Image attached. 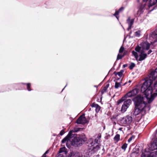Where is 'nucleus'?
Here are the masks:
<instances>
[{
  "mask_svg": "<svg viewBox=\"0 0 157 157\" xmlns=\"http://www.w3.org/2000/svg\"><path fill=\"white\" fill-rule=\"evenodd\" d=\"M149 78L145 79L141 86V90L144 93L147 98L151 101L153 100L157 95V94L153 92L154 90L152 88L151 85L153 81L157 78V68L155 71H152L148 75Z\"/></svg>",
  "mask_w": 157,
  "mask_h": 157,
  "instance_id": "f257e3e1",
  "label": "nucleus"
},
{
  "mask_svg": "<svg viewBox=\"0 0 157 157\" xmlns=\"http://www.w3.org/2000/svg\"><path fill=\"white\" fill-rule=\"evenodd\" d=\"M145 97H143L141 95H138L133 99L135 105L133 113V114L135 116L140 114L142 115V113L143 112H145V109L147 104L146 101L147 99L149 103L153 101L150 100V99L147 98L145 95Z\"/></svg>",
  "mask_w": 157,
  "mask_h": 157,
  "instance_id": "f03ea898",
  "label": "nucleus"
},
{
  "mask_svg": "<svg viewBox=\"0 0 157 157\" xmlns=\"http://www.w3.org/2000/svg\"><path fill=\"white\" fill-rule=\"evenodd\" d=\"M101 136L100 134H98L96 138L93 141L92 139L89 140L88 142L89 146L92 147V149H93L94 151L98 150L99 149L100 147L98 144L100 142V140L101 138Z\"/></svg>",
  "mask_w": 157,
  "mask_h": 157,
  "instance_id": "7ed1b4c3",
  "label": "nucleus"
},
{
  "mask_svg": "<svg viewBox=\"0 0 157 157\" xmlns=\"http://www.w3.org/2000/svg\"><path fill=\"white\" fill-rule=\"evenodd\" d=\"M132 53L137 61H142L144 60L146 58L147 55L146 52L142 50L136 52L133 51Z\"/></svg>",
  "mask_w": 157,
  "mask_h": 157,
  "instance_id": "20e7f679",
  "label": "nucleus"
},
{
  "mask_svg": "<svg viewBox=\"0 0 157 157\" xmlns=\"http://www.w3.org/2000/svg\"><path fill=\"white\" fill-rule=\"evenodd\" d=\"M150 46V44L148 42H144L140 44V45L136 46L135 50L136 52H139L140 50L145 51L149 49Z\"/></svg>",
  "mask_w": 157,
  "mask_h": 157,
  "instance_id": "39448f33",
  "label": "nucleus"
},
{
  "mask_svg": "<svg viewBox=\"0 0 157 157\" xmlns=\"http://www.w3.org/2000/svg\"><path fill=\"white\" fill-rule=\"evenodd\" d=\"M132 121V117L128 116L121 118L120 119V122L122 126H125L131 123Z\"/></svg>",
  "mask_w": 157,
  "mask_h": 157,
  "instance_id": "423d86ee",
  "label": "nucleus"
},
{
  "mask_svg": "<svg viewBox=\"0 0 157 157\" xmlns=\"http://www.w3.org/2000/svg\"><path fill=\"white\" fill-rule=\"evenodd\" d=\"M131 103L132 101L129 99H128L124 101V103L122 106L121 110L122 113H124L126 111L127 109L131 104Z\"/></svg>",
  "mask_w": 157,
  "mask_h": 157,
  "instance_id": "0eeeda50",
  "label": "nucleus"
},
{
  "mask_svg": "<svg viewBox=\"0 0 157 157\" xmlns=\"http://www.w3.org/2000/svg\"><path fill=\"white\" fill-rule=\"evenodd\" d=\"M139 92V90L137 88H135L134 89L131 91L129 92L126 94L125 96L127 98H130L136 95Z\"/></svg>",
  "mask_w": 157,
  "mask_h": 157,
  "instance_id": "6e6552de",
  "label": "nucleus"
},
{
  "mask_svg": "<svg viewBox=\"0 0 157 157\" xmlns=\"http://www.w3.org/2000/svg\"><path fill=\"white\" fill-rule=\"evenodd\" d=\"M87 121L85 116L83 115L79 117L76 121V123L78 124H85Z\"/></svg>",
  "mask_w": 157,
  "mask_h": 157,
  "instance_id": "1a4fd4ad",
  "label": "nucleus"
},
{
  "mask_svg": "<svg viewBox=\"0 0 157 157\" xmlns=\"http://www.w3.org/2000/svg\"><path fill=\"white\" fill-rule=\"evenodd\" d=\"M75 135L71 134V138H70V141H71V144L73 146H75L79 142V140L78 137L74 136Z\"/></svg>",
  "mask_w": 157,
  "mask_h": 157,
  "instance_id": "9d476101",
  "label": "nucleus"
},
{
  "mask_svg": "<svg viewBox=\"0 0 157 157\" xmlns=\"http://www.w3.org/2000/svg\"><path fill=\"white\" fill-rule=\"evenodd\" d=\"M72 131H70L67 136L64 138L62 141V143H64L67 141L68 142L70 140V138H71V133Z\"/></svg>",
  "mask_w": 157,
  "mask_h": 157,
  "instance_id": "9b49d317",
  "label": "nucleus"
},
{
  "mask_svg": "<svg viewBox=\"0 0 157 157\" xmlns=\"http://www.w3.org/2000/svg\"><path fill=\"white\" fill-rule=\"evenodd\" d=\"M134 22L133 19H131L130 17H128L127 20V22L128 25V30L131 29L132 26Z\"/></svg>",
  "mask_w": 157,
  "mask_h": 157,
  "instance_id": "f8f14e48",
  "label": "nucleus"
},
{
  "mask_svg": "<svg viewBox=\"0 0 157 157\" xmlns=\"http://www.w3.org/2000/svg\"><path fill=\"white\" fill-rule=\"evenodd\" d=\"M148 1L149 6H151L156 3L157 0H143L144 2Z\"/></svg>",
  "mask_w": 157,
  "mask_h": 157,
  "instance_id": "ddd939ff",
  "label": "nucleus"
},
{
  "mask_svg": "<svg viewBox=\"0 0 157 157\" xmlns=\"http://www.w3.org/2000/svg\"><path fill=\"white\" fill-rule=\"evenodd\" d=\"M91 106L95 108V111L96 112H98L100 109V106L94 103H93L92 104Z\"/></svg>",
  "mask_w": 157,
  "mask_h": 157,
  "instance_id": "4468645a",
  "label": "nucleus"
},
{
  "mask_svg": "<svg viewBox=\"0 0 157 157\" xmlns=\"http://www.w3.org/2000/svg\"><path fill=\"white\" fill-rule=\"evenodd\" d=\"M151 36L153 38H156L157 39V30H155L151 34Z\"/></svg>",
  "mask_w": 157,
  "mask_h": 157,
  "instance_id": "2eb2a0df",
  "label": "nucleus"
},
{
  "mask_svg": "<svg viewBox=\"0 0 157 157\" xmlns=\"http://www.w3.org/2000/svg\"><path fill=\"white\" fill-rule=\"evenodd\" d=\"M127 98L126 96H125V95L124 97H123L120 100H119L117 101V104L119 105L121 103H122Z\"/></svg>",
  "mask_w": 157,
  "mask_h": 157,
  "instance_id": "dca6fc26",
  "label": "nucleus"
},
{
  "mask_svg": "<svg viewBox=\"0 0 157 157\" xmlns=\"http://www.w3.org/2000/svg\"><path fill=\"white\" fill-rule=\"evenodd\" d=\"M78 139H79V141H81L82 142L83 141L85 142L86 140V139L85 137L84 136H78Z\"/></svg>",
  "mask_w": 157,
  "mask_h": 157,
  "instance_id": "f3484780",
  "label": "nucleus"
},
{
  "mask_svg": "<svg viewBox=\"0 0 157 157\" xmlns=\"http://www.w3.org/2000/svg\"><path fill=\"white\" fill-rule=\"evenodd\" d=\"M124 8L123 7H121V8L118 11H116L115 12V13L114 14V15L116 17V18H117V19L118 20V17L117 16V15H118L119 13V12L121 11V10H123V9H124Z\"/></svg>",
  "mask_w": 157,
  "mask_h": 157,
  "instance_id": "a211bd4d",
  "label": "nucleus"
},
{
  "mask_svg": "<svg viewBox=\"0 0 157 157\" xmlns=\"http://www.w3.org/2000/svg\"><path fill=\"white\" fill-rule=\"evenodd\" d=\"M150 157H157V151H155L151 153L150 155Z\"/></svg>",
  "mask_w": 157,
  "mask_h": 157,
  "instance_id": "6ab92c4d",
  "label": "nucleus"
},
{
  "mask_svg": "<svg viewBox=\"0 0 157 157\" xmlns=\"http://www.w3.org/2000/svg\"><path fill=\"white\" fill-rule=\"evenodd\" d=\"M71 157H82V156L80 155L78 153H73L72 154Z\"/></svg>",
  "mask_w": 157,
  "mask_h": 157,
  "instance_id": "aec40b11",
  "label": "nucleus"
},
{
  "mask_svg": "<svg viewBox=\"0 0 157 157\" xmlns=\"http://www.w3.org/2000/svg\"><path fill=\"white\" fill-rule=\"evenodd\" d=\"M120 136L119 134H117L114 138V140L116 142H117L120 140Z\"/></svg>",
  "mask_w": 157,
  "mask_h": 157,
  "instance_id": "412c9836",
  "label": "nucleus"
},
{
  "mask_svg": "<svg viewBox=\"0 0 157 157\" xmlns=\"http://www.w3.org/2000/svg\"><path fill=\"white\" fill-rule=\"evenodd\" d=\"M81 129V128H79L77 127L75 128L74 130H71V131H72V132H77L80 130Z\"/></svg>",
  "mask_w": 157,
  "mask_h": 157,
  "instance_id": "4be33fe9",
  "label": "nucleus"
},
{
  "mask_svg": "<svg viewBox=\"0 0 157 157\" xmlns=\"http://www.w3.org/2000/svg\"><path fill=\"white\" fill-rule=\"evenodd\" d=\"M121 84L119 83H118L117 82H116L115 83V87L116 89L118 88L119 87H121Z\"/></svg>",
  "mask_w": 157,
  "mask_h": 157,
  "instance_id": "5701e85b",
  "label": "nucleus"
},
{
  "mask_svg": "<svg viewBox=\"0 0 157 157\" xmlns=\"http://www.w3.org/2000/svg\"><path fill=\"white\" fill-rule=\"evenodd\" d=\"M124 71L123 70L117 73V75L120 77H121Z\"/></svg>",
  "mask_w": 157,
  "mask_h": 157,
  "instance_id": "b1692460",
  "label": "nucleus"
},
{
  "mask_svg": "<svg viewBox=\"0 0 157 157\" xmlns=\"http://www.w3.org/2000/svg\"><path fill=\"white\" fill-rule=\"evenodd\" d=\"M127 144L126 143L124 144L121 147V148L122 149L125 150L126 147H127Z\"/></svg>",
  "mask_w": 157,
  "mask_h": 157,
  "instance_id": "393cba45",
  "label": "nucleus"
},
{
  "mask_svg": "<svg viewBox=\"0 0 157 157\" xmlns=\"http://www.w3.org/2000/svg\"><path fill=\"white\" fill-rule=\"evenodd\" d=\"M109 86V84H107L106 85V86L105 87H104V88L103 89V90L101 91L102 93H104L106 91V90L107 89V88Z\"/></svg>",
  "mask_w": 157,
  "mask_h": 157,
  "instance_id": "a878e982",
  "label": "nucleus"
},
{
  "mask_svg": "<svg viewBox=\"0 0 157 157\" xmlns=\"http://www.w3.org/2000/svg\"><path fill=\"white\" fill-rule=\"evenodd\" d=\"M135 35L137 37H139L140 35V31H138L136 32L135 33Z\"/></svg>",
  "mask_w": 157,
  "mask_h": 157,
  "instance_id": "bb28decb",
  "label": "nucleus"
},
{
  "mask_svg": "<svg viewBox=\"0 0 157 157\" xmlns=\"http://www.w3.org/2000/svg\"><path fill=\"white\" fill-rule=\"evenodd\" d=\"M135 66V64L134 63H131L130 64L129 67L130 69H132Z\"/></svg>",
  "mask_w": 157,
  "mask_h": 157,
  "instance_id": "cd10ccee",
  "label": "nucleus"
},
{
  "mask_svg": "<svg viewBox=\"0 0 157 157\" xmlns=\"http://www.w3.org/2000/svg\"><path fill=\"white\" fill-rule=\"evenodd\" d=\"M65 149L66 148L65 147L61 148L59 150V152L62 153V152H64L65 151Z\"/></svg>",
  "mask_w": 157,
  "mask_h": 157,
  "instance_id": "c85d7f7f",
  "label": "nucleus"
},
{
  "mask_svg": "<svg viewBox=\"0 0 157 157\" xmlns=\"http://www.w3.org/2000/svg\"><path fill=\"white\" fill-rule=\"evenodd\" d=\"M124 49V48L123 46H121L119 50V53H122L123 52Z\"/></svg>",
  "mask_w": 157,
  "mask_h": 157,
  "instance_id": "c756f323",
  "label": "nucleus"
},
{
  "mask_svg": "<svg viewBox=\"0 0 157 157\" xmlns=\"http://www.w3.org/2000/svg\"><path fill=\"white\" fill-rule=\"evenodd\" d=\"M27 88L28 90L29 91H30L31 90L29 89V88L30 86V84L29 83H28L27 84Z\"/></svg>",
  "mask_w": 157,
  "mask_h": 157,
  "instance_id": "7c9ffc66",
  "label": "nucleus"
},
{
  "mask_svg": "<svg viewBox=\"0 0 157 157\" xmlns=\"http://www.w3.org/2000/svg\"><path fill=\"white\" fill-rule=\"evenodd\" d=\"M141 157H150V155L149 156H148L147 155H146L145 154V153H142L141 155Z\"/></svg>",
  "mask_w": 157,
  "mask_h": 157,
  "instance_id": "2f4dec72",
  "label": "nucleus"
},
{
  "mask_svg": "<svg viewBox=\"0 0 157 157\" xmlns=\"http://www.w3.org/2000/svg\"><path fill=\"white\" fill-rule=\"evenodd\" d=\"M154 86L155 89H156V91H157V81L155 83Z\"/></svg>",
  "mask_w": 157,
  "mask_h": 157,
  "instance_id": "473e14b6",
  "label": "nucleus"
},
{
  "mask_svg": "<svg viewBox=\"0 0 157 157\" xmlns=\"http://www.w3.org/2000/svg\"><path fill=\"white\" fill-rule=\"evenodd\" d=\"M122 57V56L121 55L118 54L117 56V59H121Z\"/></svg>",
  "mask_w": 157,
  "mask_h": 157,
  "instance_id": "72a5a7b5",
  "label": "nucleus"
},
{
  "mask_svg": "<svg viewBox=\"0 0 157 157\" xmlns=\"http://www.w3.org/2000/svg\"><path fill=\"white\" fill-rule=\"evenodd\" d=\"M64 131L63 130L60 131L59 134L60 135L62 136L64 134Z\"/></svg>",
  "mask_w": 157,
  "mask_h": 157,
  "instance_id": "f704fd0d",
  "label": "nucleus"
},
{
  "mask_svg": "<svg viewBox=\"0 0 157 157\" xmlns=\"http://www.w3.org/2000/svg\"><path fill=\"white\" fill-rule=\"evenodd\" d=\"M48 153V151H47L45 152L44 154L42 157H46V154H47Z\"/></svg>",
  "mask_w": 157,
  "mask_h": 157,
  "instance_id": "c9c22d12",
  "label": "nucleus"
},
{
  "mask_svg": "<svg viewBox=\"0 0 157 157\" xmlns=\"http://www.w3.org/2000/svg\"><path fill=\"white\" fill-rule=\"evenodd\" d=\"M132 137L130 138L128 140V142H130L132 140Z\"/></svg>",
  "mask_w": 157,
  "mask_h": 157,
  "instance_id": "e433bc0d",
  "label": "nucleus"
},
{
  "mask_svg": "<svg viewBox=\"0 0 157 157\" xmlns=\"http://www.w3.org/2000/svg\"><path fill=\"white\" fill-rule=\"evenodd\" d=\"M151 52H152V51L151 50H149L148 51L147 54L148 55L150 53H151Z\"/></svg>",
  "mask_w": 157,
  "mask_h": 157,
  "instance_id": "4c0bfd02",
  "label": "nucleus"
},
{
  "mask_svg": "<svg viewBox=\"0 0 157 157\" xmlns=\"http://www.w3.org/2000/svg\"><path fill=\"white\" fill-rule=\"evenodd\" d=\"M122 128H120L118 130L120 131H122Z\"/></svg>",
  "mask_w": 157,
  "mask_h": 157,
  "instance_id": "58836bf2",
  "label": "nucleus"
},
{
  "mask_svg": "<svg viewBox=\"0 0 157 157\" xmlns=\"http://www.w3.org/2000/svg\"><path fill=\"white\" fill-rule=\"evenodd\" d=\"M127 84V82H125L124 84V85H125L126 84Z\"/></svg>",
  "mask_w": 157,
  "mask_h": 157,
  "instance_id": "ea45409f",
  "label": "nucleus"
},
{
  "mask_svg": "<svg viewBox=\"0 0 157 157\" xmlns=\"http://www.w3.org/2000/svg\"><path fill=\"white\" fill-rule=\"evenodd\" d=\"M131 82V81L130 80H129V81H128V82L129 83H130Z\"/></svg>",
  "mask_w": 157,
  "mask_h": 157,
  "instance_id": "a19ab883",
  "label": "nucleus"
},
{
  "mask_svg": "<svg viewBox=\"0 0 157 157\" xmlns=\"http://www.w3.org/2000/svg\"><path fill=\"white\" fill-rule=\"evenodd\" d=\"M124 67H125V65H124Z\"/></svg>",
  "mask_w": 157,
  "mask_h": 157,
  "instance_id": "79ce46f5",
  "label": "nucleus"
},
{
  "mask_svg": "<svg viewBox=\"0 0 157 157\" xmlns=\"http://www.w3.org/2000/svg\"><path fill=\"white\" fill-rule=\"evenodd\" d=\"M65 87H64V88H63V90H64V88H65Z\"/></svg>",
  "mask_w": 157,
  "mask_h": 157,
  "instance_id": "37998d69",
  "label": "nucleus"
},
{
  "mask_svg": "<svg viewBox=\"0 0 157 157\" xmlns=\"http://www.w3.org/2000/svg\"><path fill=\"white\" fill-rule=\"evenodd\" d=\"M65 87H64V88H63V90H64V88H65Z\"/></svg>",
  "mask_w": 157,
  "mask_h": 157,
  "instance_id": "c03bdc74",
  "label": "nucleus"
},
{
  "mask_svg": "<svg viewBox=\"0 0 157 157\" xmlns=\"http://www.w3.org/2000/svg\"><path fill=\"white\" fill-rule=\"evenodd\" d=\"M65 87H64V88H63V90H64V88H65Z\"/></svg>",
  "mask_w": 157,
  "mask_h": 157,
  "instance_id": "a18cd8bd",
  "label": "nucleus"
}]
</instances>
